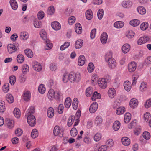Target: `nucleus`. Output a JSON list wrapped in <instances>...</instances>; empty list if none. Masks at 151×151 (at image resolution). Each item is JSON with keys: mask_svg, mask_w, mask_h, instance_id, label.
Segmentation results:
<instances>
[{"mask_svg": "<svg viewBox=\"0 0 151 151\" xmlns=\"http://www.w3.org/2000/svg\"><path fill=\"white\" fill-rule=\"evenodd\" d=\"M32 65L33 68L35 70L39 72L41 70V65L38 62H34Z\"/></svg>", "mask_w": 151, "mask_h": 151, "instance_id": "6e6552de", "label": "nucleus"}, {"mask_svg": "<svg viewBox=\"0 0 151 151\" xmlns=\"http://www.w3.org/2000/svg\"><path fill=\"white\" fill-rule=\"evenodd\" d=\"M75 30L76 33L78 34H81L82 31V27L79 23H76L75 27Z\"/></svg>", "mask_w": 151, "mask_h": 151, "instance_id": "a211bd4d", "label": "nucleus"}, {"mask_svg": "<svg viewBox=\"0 0 151 151\" xmlns=\"http://www.w3.org/2000/svg\"><path fill=\"white\" fill-rule=\"evenodd\" d=\"M103 16V10L102 9H100L97 12V16L99 19L101 20Z\"/></svg>", "mask_w": 151, "mask_h": 151, "instance_id": "052dcab7", "label": "nucleus"}, {"mask_svg": "<svg viewBox=\"0 0 151 151\" xmlns=\"http://www.w3.org/2000/svg\"><path fill=\"white\" fill-rule=\"evenodd\" d=\"M81 79L80 74L78 72L75 73L70 72L69 74V80L71 82H78Z\"/></svg>", "mask_w": 151, "mask_h": 151, "instance_id": "7ed1b4c3", "label": "nucleus"}, {"mask_svg": "<svg viewBox=\"0 0 151 151\" xmlns=\"http://www.w3.org/2000/svg\"><path fill=\"white\" fill-rule=\"evenodd\" d=\"M130 49V46L127 43L124 44L122 48V52L125 54L128 53Z\"/></svg>", "mask_w": 151, "mask_h": 151, "instance_id": "9b49d317", "label": "nucleus"}, {"mask_svg": "<svg viewBox=\"0 0 151 151\" xmlns=\"http://www.w3.org/2000/svg\"><path fill=\"white\" fill-rule=\"evenodd\" d=\"M27 120L29 125L31 127L34 126L36 123L35 118L32 115H29L28 116Z\"/></svg>", "mask_w": 151, "mask_h": 151, "instance_id": "20e7f679", "label": "nucleus"}, {"mask_svg": "<svg viewBox=\"0 0 151 151\" xmlns=\"http://www.w3.org/2000/svg\"><path fill=\"white\" fill-rule=\"evenodd\" d=\"M47 116L50 118H52L54 115V110L53 108L51 107H50L47 110Z\"/></svg>", "mask_w": 151, "mask_h": 151, "instance_id": "dca6fc26", "label": "nucleus"}, {"mask_svg": "<svg viewBox=\"0 0 151 151\" xmlns=\"http://www.w3.org/2000/svg\"><path fill=\"white\" fill-rule=\"evenodd\" d=\"M10 3L12 8L13 10H16L17 9L18 5L15 0H10Z\"/></svg>", "mask_w": 151, "mask_h": 151, "instance_id": "cd10ccee", "label": "nucleus"}, {"mask_svg": "<svg viewBox=\"0 0 151 151\" xmlns=\"http://www.w3.org/2000/svg\"><path fill=\"white\" fill-rule=\"evenodd\" d=\"M5 109L4 102L1 100L0 101V112L3 113Z\"/></svg>", "mask_w": 151, "mask_h": 151, "instance_id": "c03bdc74", "label": "nucleus"}, {"mask_svg": "<svg viewBox=\"0 0 151 151\" xmlns=\"http://www.w3.org/2000/svg\"><path fill=\"white\" fill-rule=\"evenodd\" d=\"M34 25L36 28H40L42 26L41 22L37 20H35L34 22Z\"/></svg>", "mask_w": 151, "mask_h": 151, "instance_id": "864d4df0", "label": "nucleus"}, {"mask_svg": "<svg viewBox=\"0 0 151 151\" xmlns=\"http://www.w3.org/2000/svg\"><path fill=\"white\" fill-rule=\"evenodd\" d=\"M137 64L135 62H132L128 65V70L130 72L134 71L136 69Z\"/></svg>", "mask_w": 151, "mask_h": 151, "instance_id": "0eeeda50", "label": "nucleus"}, {"mask_svg": "<svg viewBox=\"0 0 151 151\" xmlns=\"http://www.w3.org/2000/svg\"><path fill=\"white\" fill-rule=\"evenodd\" d=\"M55 94L54 90L50 89L48 91L47 97L50 100H52L53 99H55Z\"/></svg>", "mask_w": 151, "mask_h": 151, "instance_id": "f8f14e48", "label": "nucleus"}, {"mask_svg": "<svg viewBox=\"0 0 151 151\" xmlns=\"http://www.w3.org/2000/svg\"><path fill=\"white\" fill-rule=\"evenodd\" d=\"M124 89L127 91H129L131 88V84L130 82L126 81L124 84Z\"/></svg>", "mask_w": 151, "mask_h": 151, "instance_id": "aec40b11", "label": "nucleus"}, {"mask_svg": "<svg viewBox=\"0 0 151 151\" xmlns=\"http://www.w3.org/2000/svg\"><path fill=\"white\" fill-rule=\"evenodd\" d=\"M24 53L28 58H31L33 57V53L32 51L29 49H27L24 51Z\"/></svg>", "mask_w": 151, "mask_h": 151, "instance_id": "c756f323", "label": "nucleus"}, {"mask_svg": "<svg viewBox=\"0 0 151 151\" xmlns=\"http://www.w3.org/2000/svg\"><path fill=\"white\" fill-rule=\"evenodd\" d=\"M47 42L45 41V42L46 44V45L45 46V48L46 50H49L51 49L52 47V43L50 42V41L48 39L47 40Z\"/></svg>", "mask_w": 151, "mask_h": 151, "instance_id": "37998d69", "label": "nucleus"}, {"mask_svg": "<svg viewBox=\"0 0 151 151\" xmlns=\"http://www.w3.org/2000/svg\"><path fill=\"white\" fill-rule=\"evenodd\" d=\"M17 60L18 63H22L24 60V57L22 54H19L17 56Z\"/></svg>", "mask_w": 151, "mask_h": 151, "instance_id": "7c9ffc66", "label": "nucleus"}, {"mask_svg": "<svg viewBox=\"0 0 151 151\" xmlns=\"http://www.w3.org/2000/svg\"><path fill=\"white\" fill-rule=\"evenodd\" d=\"M124 25V23L121 21H117L115 22L114 24V26L117 28H121Z\"/></svg>", "mask_w": 151, "mask_h": 151, "instance_id": "79ce46f5", "label": "nucleus"}, {"mask_svg": "<svg viewBox=\"0 0 151 151\" xmlns=\"http://www.w3.org/2000/svg\"><path fill=\"white\" fill-rule=\"evenodd\" d=\"M135 35L134 32L132 30L128 31L126 34V36L129 38H132Z\"/></svg>", "mask_w": 151, "mask_h": 151, "instance_id": "e2e57ef3", "label": "nucleus"}, {"mask_svg": "<svg viewBox=\"0 0 151 151\" xmlns=\"http://www.w3.org/2000/svg\"><path fill=\"white\" fill-rule=\"evenodd\" d=\"M9 81L11 85H14L16 81V77L14 76H10L9 78Z\"/></svg>", "mask_w": 151, "mask_h": 151, "instance_id": "680f3d73", "label": "nucleus"}, {"mask_svg": "<svg viewBox=\"0 0 151 151\" xmlns=\"http://www.w3.org/2000/svg\"><path fill=\"white\" fill-rule=\"evenodd\" d=\"M13 114L14 116L17 118L20 117L21 113L20 110L17 108H15L13 111Z\"/></svg>", "mask_w": 151, "mask_h": 151, "instance_id": "c9c22d12", "label": "nucleus"}, {"mask_svg": "<svg viewBox=\"0 0 151 151\" xmlns=\"http://www.w3.org/2000/svg\"><path fill=\"white\" fill-rule=\"evenodd\" d=\"M31 93L29 91H27L24 92L23 95V98L26 101H29L30 99Z\"/></svg>", "mask_w": 151, "mask_h": 151, "instance_id": "4468645a", "label": "nucleus"}, {"mask_svg": "<svg viewBox=\"0 0 151 151\" xmlns=\"http://www.w3.org/2000/svg\"><path fill=\"white\" fill-rule=\"evenodd\" d=\"M93 13L91 10H88L86 12V18L88 20H91L93 17Z\"/></svg>", "mask_w": 151, "mask_h": 151, "instance_id": "393cba45", "label": "nucleus"}, {"mask_svg": "<svg viewBox=\"0 0 151 151\" xmlns=\"http://www.w3.org/2000/svg\"><path fill=\"white\" fill-rule=\"evenodd\" d=\"M51 25L52 28L55 30H59L61 28L60 24L57 22H52Z\"/></svg>", "mask_w": 151, "mask_h": 151, "instance_id": "2eb2a0df", "label": "nucleus"}, {"mask_svg": "<svg viewBox=\"0 0 151 151\" xmlns=\"http://www.w3.org/2000/svg\"><path fill=\"white\" fill-rule=\"evenodd\" d=\"M61 129L60 127L58 126H56L55 127L53 130V134L55 136H59L60 137H63V134L60 132Z\"/></svg>", "mask_w": 151, "mask_h": 151, "instance_id": "423d86ee", "label": "nucleus"}, {"mask_svg": "<svg viewBox=\"0 0 151 151\" xmlns=\"http://www.w3.org/2000/svg\"><path fill=\"white\" fill-rule=\"evenodd\" d=\"M122 6L124 8H129L132 5V3L129 1H123L122 3Z\"/></svg>", "mask_w": 151, "mask_h": 151, "instance_id": "5701e85b", "label": "nucleus"}, {"mask_svg": "<svg viewBox=\"0 0 151 151\" xmlns=\"http://www.w3.org/2000/svg\"><path fill=\"white\" fill-rule=\"evenodd\" d=\"M54 6H51L48 7L47 10V13L49 15H52L54 14Z\"/></svg>", "mask_w": 151, "mask_h": 151, "instance_id": "3c124183", "label": "nucleus"}, {"mask_svg": "<svg viewBox=\"0 0 151 151\" xmlns=\"http://www.w3.org/2000/svg\"><path fill=\"white\" fill-rule=\"evenodd\" d=\"M85 58L84 56L81 55L79 57L78 60V65L82 66L85 63Z\"/></svg>", "mask_w": 151, "mask_h": 151, "instance_id": "6ab92c4d", "label": "nucleus"}, {"mask_svg": "<svg viewBox=\"0 0 151 151\" xmlns=\"http://www.w3.org/2000/svg\"><path fill=\"white\" fill-rule=\"evenodd\" d=\"M108 35L106 33L103 32L101 35V41L103 44H105L107 42Z\"/></svg>", "mask_w": 151, "mask_h": 151, "instance_id": "f3484780", "label": "nucleus"}, {"mask_svg": "<svg viewBox=\"0 0 151 151\" xmlns=\"http://www.w3.org/2000/svg\"><path fill=\"white\" fill-rule=\"evenodd\" d=\"M108 93L109 97L113 98L116 96V92L114 88H110L108 90Z\"/></svg>", "mask_w": 151, "mask_h": 151, "instance_id": "9d476101", "label": "nucleus"}, {"mask_svg": "<svg viewBox=\"0 0 151 151\" xmlns=\"http://www.w3.org/2000/svg\"><path fill=\"white\" fill-rule=\"evenodd\" d=\"M83 43V40L81 39L77 40L75 43V47L76 49H79L81 47Z\"/></svg>", "mask_w": 151, "mask_h": 151, "instance_id": "b1692460", "label": "nucleus"}, {"mask_svg": "<svg viewBox=\"0 0 151 151\" xmlns=\"http://www.w3.org/2000/svg\"><path fill=\"white\" fill-rule=\"evenodd\" d=\"M105 59L106 61H107L108 66L110 68H114L116 66V61L112 57V55L111 52H109L106 54Z\"/></svg>", "mask_w": 151, "mask_h": 151, "instance_id": "f257e3e1", "label": "nucleus"}, {"mask_svg": "<svg viewBox=\"0 0 151 151\" xmlns=\"http://www.w3.org/2000/svg\"><path fill=\"white\" fill-rule=\"evenodd\" d=\"M144 64L146 65L151 64V56L147 57L145 59Z\"/></svg>", "mask_w": 151, "mask_h": 151, "instance_id": "774afa93", "label": "nucleus"}, {"mask_svg": "<svg viewBox=\"0 0 151 151\" xmlns=\"http://www.w3.org/2000/svg\"><path fill=\"white\" fill-rule=\"evenodd\" d=\"M38 91L40 93L42 94H44L45 91V86L42 84L40 85L38 87Z\"/></svg>", "mask_w": 151, "mask_h": 151, "instance_id": "a18cd8bd", "label": "nucleus"}, {"mask_svg": "<svg viewBox=\"0 0 151 151\" xmlns=\"http://www.w3.org/2000/svg\"><path fill=\"white\" fill-rule=\"evenodd\" d=\"M94 69V65L92 63H90L88 66V70L90 72L93 71Z\"/></svg>", "mask_w": 151, "mask_h": 151, "instance_id": "bf43d9fd", "label": "nucleus"}, {"mask_svg": "<svg viewBox=\"0 0 151 151\" xmlns=\"http://www.w3.org/2000/svg\"><path fill=\"white\" fill-rule=\"evenodd\" d=\"M148 27V23L145 22L142 23L140 25V28L142 30H145Z\"/></svg>", "mask_w": 151, "mask_h": 151, "instance_id": "6e6d98bb", "label": "nucleus"}, {"mask_svg": "<svg viewBox=\"0 0 151 151\" xmlns=\"http://www.w3.org/2000/svg\"><path fill=\"white\" fill-rule=\"evenodd\" d=\"M101 98V96L100 93H98L97 92H94L91 97V99L93 101H94L96 99H100Z\"/></svg>", "mask_w": 151, "mask_h": 151, "instance_id": "f704fd0d", "label": "nucleus"}, {"mask_svg": "<svg viewBox=\"0 0 151 151\" xmlns=\"http://www.w3.org/2000/svg\"><path fill=\"white\" fill-rule=\"evenodd\" d=\"M122 144L125 146H128L130 143V141L129 139L127 137H123L121 139Z\"/></svg>", "mask_w": 151, "mask_h": 151, "instance_id": "4be33fe9", "label": "nucleus"}, {"mask_svg": "<svg viewBox=\"0 0 151 151\" xmlns=\"http://www.w3.org/2000/svg\"><path fill=\"white\" fill-rule=\"evenodd\" d=\"M120 122L118 121H116L113 123V129L115 131H117L120 128Z\"/></svg>", "mask_w": 151, "mask_h": 151, "instance_id": "a878e982", "label": "nucleus"}, {"mask_svg": "<svg viewBox=\"0 0 151 151\" xmlns=\"http://www.w3.org/2000/svg\"><path fill=\"white\" fill-rule=\"evenodd\" d=\"M70 45V43L68 42H65L64 44L61 45L60 48L61 50H63L65 48H68Z\"/></svg>", "mask_w": 151, "mask_h": 151, "instance_id": "603ef678", "label": "nucleus"}, {"mask_svg": "<svg viewBox=\"0 0 151 151\" xmlns=\"http://www.w3.org/2000/svg\"><path fill=\"white\" fill-rule=\"evenodd\" d=\"M98 84L99 87L105 89L107 87V81L104 78H100L98 81Z\"/></svg>", "mask_w": 151, "mask_h": 151, "instance_id": "39448f33", "label": "nucleus"}, {"mask_svg": "<svg viewBox=\"0 0 151 151\" xmlns=\"http://www.w3.org/2000/svg\"><path fill=\"white\" fill-rule=\"evenodd\" d=\"M113 140L111 139L107 140L106 142V145L107 147V148L109 147H111L113 145Z\"/></svg>", "mask_w": 151, "mask_h": 151, "instance_id": "69168bd1", "label": "nucleus"}, {"mask_svg": "<svg viewBox=\"0 0 151 151\" xmlns=\"http://www.w3.org/2000/svg\"><path fill=\"white\" fill-rule=\"evenodd\" d=\"M98 107L97 103L94 102L89 107V111L91 113H94L97 110Z\"/></svg>", "mask_w": 151, "mask_h": 151, "instance_id": "1a4fd4ad", "label": "nucleus"}, {"mask_svg": "<svg viewBox=\"0 0 151 151\" xmlns=\"http://www.w3.org/2000/svg\"><path fill=\"white\" fill-rule=\"evenodd\" d=\"M147 37L146 36H144L143 37H141L138 40L137 44L139 45H141L144 43H145L147 40Z\"/></svg>", "mask_w": 151, "mask_h": 151, "instance_id": "72a5a7b5", "label": "nucleus"}, {"mask_svg": "<svg viewBox=\"0 0 151 151\" xmlns=\"http://www.w3.org/2000/svg\"><path fill=\"white\" fill-rule=\"evenodd\" d=\"M75 17L74 16H71L69 18L68 22L70 25H72L75 22Z\"/></svg>", "mask_w": 151, "mask_h": 151, "instance_id": "0e129e2a", "label": "nucleus"}, {"mask_svg": "<svg viewBox=\"0 0 151 151\" xmlns=\"http://www.w3.org/2000/svg\"><path fill=\"white\" fill-rule=\"evenodd\" d=\"M45 15L44 12L42 11H39L37 14V18L38 19L41 20L43 19Z\"/></svg>", "mask_w": 151, "mask_h": 151, "instance_id": "4d7b16f0", "label": "nucleus"}, {"mask_svg": "<svg viewBox=\"0 0 151 151\" xmlns=\"http://www.w3.org/2000/svg\"><path fill=\"white\" fill-rule=\"evenodd\" d=\"M38 132L36 129H34L32 131L31 134V137L33 138H35L38 136Z\"/></svg>", "mask_w": 151, "mask_h": 151, "instance_id": "8fccbe9b", "label": "nucleus"}, {"mask_svg": "<svg viewBox=\"0 0 151 151\" xmlns=\"http://www.w3.org/2000/svg\"><path fill=\"white\" fill-rule=\"evenodd\" d=\"M6 99L7 102L9 103H12L14 101V99L13 96L10 94H8L6 96Z\"/></svg>", "mask_w": 151, "mask_h": 151, "instance_id": "473e14b6", "label": "nucleus"}, {"mask_svg": "<svg viewBox=\"0 0 151 151\" xmlns=\"http://www.w3.org/2000/svg\"><path fill=\"white\" fill-rule=\"evenodd\" d=\"M143 136L145 139L148 140L150 138V135L148 132L145 131L143 133Z\"/></svg>", "mask_w": 151, "mask_h": 151, "instance_id": "338daca9", "label": "nucleus"}, {"mask_svg": "<svg viewBox=\"0 0 151 151\" xmlns=\"http://www.w3.org/2000/svg\"><path fill=\"white\" fill-rule=\"evenodd\" d=\"M40 37L45 41L47 42V34L45 31L42 30L40 33Z\"/></svg>", "mask_w": 151, "mask_h": 151, "instance_id": "09e8293b", "label": "nucleus"}, {"mask_svg": "<svg viewBox=\"0 0 151 151\" xmlns=\"http://www.w3.org/2000/svg\"><path fill=\"white\" fill-rule=\"evenodd\" d=\"M129 24L131 25L133 27H136L138 25L140 24V22L138 19H134L131 21L130 22Z\"/></svg>", "mask_w": 151, "mask_h": 151, "instance_id": "4c0bfd02", "label": "nucleus"}, {"mask_svg": "<svg viewBox=\"0 0 151 151\" xmlns=\"http://www.w3.org/2000/svg\"><path fill=\"white\" fill-rule=\"evenodd\" d=\"M71 104V100L70 97L67 98L65 101L64 104L65 107L67 108H69Z\"/></svg>", "mask_w": 151, "mask_h": 151, "instance_id": "c85d7f7f", "label": "nucleus"}, {"mask_svg": "<svg viewBox=\"0 0 151 151\" xmlns=\"http://www.w3.org/2000/svg\"><path fill=\"white\" fill-rule=\"evenodd\" d=\"M93 93V90L92 88L90 87L87 88L86 91V95L87 97H90L92 94Z\"/></svg>", "mask_w": 151, "mask_h": 151, "instance_id": "49530a36", "label": "nucleus"}, {"mask_svg": "<svg viewBox=\"0 0 151 151\" xmlns=\"http://www.w3.org/2000/svg\"><path fill=\"white\" fill-rule=\"evenodd\" d=\"M29 66L27 64L23 65L22 67V71L23 73L26 74L29 70Z\"/></svg>", "mask_w": 151, "mask_h": 151, "instance_id": "ea45409f", "label": "nucleus"}, {"mask_svg": "<svg viewBox=\"0 0 151 151\" xmlns=\"http://www.w3.org/2000/svg\"><path fill=\"white\" fill-rule=\"evenodd\" d=\"M138 104V101L137 99L133 98L130 100L129 105L131 108H134L137 107Z\"/></svg>", "mask_w": 151, "mask_h": 151, "instance_id": "ddd939ff", "label": "nucleus"}, {"mask_svg": "<svg viewBox=\"0 0 151 151\" xmlns=\"http://www.w3.org/2000/svg\"><path fill=\"white\" fill-rule=\"evenodd\" d=\"M78 100L77 98H75L73 101L72 106L74 109L76 110L78 106Z\"/></svg>", "mask_w": 151, "mask_h": 151, "instance_id": "e433bc0d", "label": "nucleus"}, {"mask_svg": "<svg viewBox=\"0 0 151 151\" xmlns=\"http://www.w3.org/2000/svg\"><path fill=\"white\" fill-rule=\"evenodd\" d=\"M125 111V109L124 107H120L117 108L116 112L118 115H121L124 113Z\"/></svg>", "mask_w": 151, "mask_h": 151, "instance_id": "2f4dec72", "label": "nucleus"}, {"mask_svg": "<svg viewBox=\"0 0 151 151\" xmlns=\"http://www.w3.org/2000/svg\"><path fill=\"white\" fill-rule=\"evenodd\" d=\"M8 52L12 54L18 51L19 49V45L18 43L9 44L7 47Z\"/></svg>", "mask_w": 151, "mask_h": 151, "instance_id": "f03ea898", "label": "nucleus"}, {"mask_svg": "<svg viewBox=\"0 0 151 151\" xmlns=\"http://www.w3.org/2000/svg\"><path fill=\"white\" fill-rule=\"evenodd\" d=\"M71 136L73 137H75L77 134V130L76 128H73L70 131Z\"/></svg>", "mask_w": 151, "mask_h": 151, "instance_id": "13d9d810", "label": "nucleus"}, {"mask_svg": "<svg viewBox=\"0 0 151 151\" xmlns=\"http://www.w3.org/2000/svg\"><path fill=\"white\" fill-rule=\"evenodd\" d=\"M131 118V114L129 113H125L124 118V122L125 123H127L130 121Z\"/></svg>", "mask_w": 151, "mask_h": 151, "instance_id": "bb28decb", "label": "nucleus"}, {"mask_svg": "<svg viewBox=\"0 0 151 151\" xmlns=\"http://www.w3.org/2000/svg\"><path fill=\"white\" fill-rule=\"evenodd\" d=\"M103 122V119L100 116H97L96 118L94 123L96 126L100 125Z\"/></svg>", "mask_w": 151, "mask_h": 151, "instance_id": "412c9836", "label": "nucleus"}, {"mask_svg": "<svg viewBox=\"0 0 151 151\" xmlns=\"http://www.w3.org/2000/svg\"><path fill=\"white\" fill-rule=\"evenodd\" d=\"M147 83L146 82H142L140 87V91H144L147 88Z\"/></svg>", "mask_w": 151, "mask_h": 151, "instance_id": "5fc2aeb1", "label": "nucleus"}, {"mask_svg": "<svg viewBox=\"0 0 151 151\" xmlns=\"http://www.w3.org/2000/svg\"><path fill=\"white\" fill-rule=\"evenodd\" d=\"M137 10L139 13L142 15L145 14L146 12L145 9L142 6H140L137 8Z\"/></svg>", "mask_w": 151, "mask_h": 151, "instance_id": "de8ad7c7", "label": "nucleus"}, {"mask_svg": "<svg viewBox=\"0 0 151 151\" xmlns=\"http://www.w3.org/2000/svg\"><path fill=\"white\" fill-rule=\"evenodd\" d=\"M21 39L23 40H26L29 37L28 33L26 32H22L20 34Z\"/></svg>", "mask_w": 151, "mask_h": 151, "instance_id": "58836bf2", "label": "nucleus"}, {"mask_svg": "<svg viewBox=\"0 0 151 151\" xmlns=\"http://www.w3.org/2000/svg\"><path fill=\"white\" fill-rule=\"evenodd\" d=\"M6 122L7 126L9 129H12L14 127V122L13 120L8 119Z\"/></svg>", "mask_w": 151, "mask_h": 151, "instance_id": "a19ab883", "label": "nucleus"}]
</instances>
